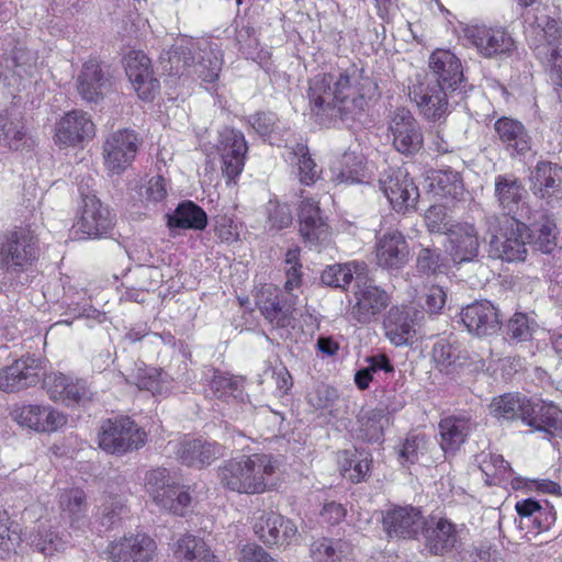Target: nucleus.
Returning <instances> with one entry per match:
<instances>
[{"label":"nucleus","instance_id":"7ed1b4c3","mask_svg":"<svg viewBox=\"0 0 562 562\" xmlns=\"http://www.w3.org/2000/svg\"><path fill=\"white\" fill-rule=\"evenodd\" d=\"M490 255L507 262L525 261L527 258V238L529 227L514 218L504 216L490 224Z\"/></svg>","mask_w":562,"mask_h":562},{"label":"nucleus","instance_id":"a878e982","mask_svg":"<svg viewBox=\"0 0 562 562\" xmlns=\"http://www.w3.org/2000/svg\"><path fill=\"white\" fill-rule=\"evenodd\" d=\"M387 304L389 296L386 292L367 281L366 277H362L360 281L356 283L352 314L359 322H370L375 315L381 313Z\"/></svg>","mask_w":562,"mask_h":562},{"label":"nucleus","instance_id":"f257e3e1","mask_svg":"<svg viewBox=\"0 0 562 562\" xmlns=\"http://www.w3.org/2000/svg\"><path fill=\"white\" fill-rule=\"evenodd\" d=\"M374 90V82L362 70L352 69L337 77L319 74L310 82V105L317 115L335 110L344 119H356L364 112Z\"/></svg>","mask_w":562,"mask_h":562},{"label":"nucleus","instance_id":"680f3d73","mask_svg":"<svg viewBox=\"0 0 562 562\" xmlns=\"http://www.w3.org/2000/svg\"><path fill=\"white\" fill-rule=\"evenodd\" d=\"M338 397V391L324 383L314 385L306 395L307 403L315 409L331 407Z\"/></svg>","mask_w":562,"mask_h":562},{"label":"nucleus","instance_id":"4be33fe9","mask_svg":"<svg viewBox=\"0 0 562 562\" xmlns=\"http://www.w3.org/2000/svg\"><path fill=\"white\" fill-rule=\"evenodd\" d=\"M13 414L21 426L37 432H54L67 423V416L50 405L27 404Z\"/></svg>","mask_w":562,"mask_h":562},{"label":"nucleus","instance_id":"6e6552de","mask_svg":"<svg viewBox=\"0 0 562 562\" xmlns=\"http://www.w3.org/2000/svg\"><path fill=\"white\" fill-rule=\"evenodd\" d=\"M99 447L112 454H124L137 450L146 442V432L130 417L103 422L99 431Z\"/></svg>","mask_w":562,"mask_h":562},{"label":"nucleus","instance_id":"4468645a","mask_svg":"<svg viewBox=\"0 0 562 562\" xmlns=\"http://www.w3.org/2000/svg\"><path fill=\"white\" fill-rule=\"evenodd\" d=\"M538 27L535 50L550 66L552 81L562 87V29L554 19L538 23Z\"/></svg>","mask_w":562,"mask_h":562},{"label":"nucleus","instance_id":"423d86ee","mask_svg":"<svg viewBox=\"0 0 562 562\" xmlns=\"http://www.w3.org/2000/svg\"><path fill=\"white\" fill-rule=\"evenodd\" d=\"M49 361L45 353H24L12 364L0 370V390L14 393L35 386L44 380Z\"/></svg>","mask_w":562,"mask_h":562},{"label":"nucleus","instance_id":"bb28decb","mask_svg":"<svg viewBox=\"0 0 562 562\" xmlns=\"http://www.w3.org/2000/svg\"><path fill=\"white\" fill-rule=\"evenodd\" d=\"M177 459L184 465L202 468L224 456V447L201 438H184L177 445Z\"/></svg>","mask_w":562,"mask_h":562},{"label":"nucleus","instance_id":"ddd939ff","mask_svg":"<svg viewBox=\"0 0 562 562\" xmlns=\"http://www.w3.org/2000/svg\"><path fill=\"white\" fill-rule=\"evenodd\" d=\"M112 562H153L157 543L146 532H127L111 541L105 550Z\"/></svg>","mask_w":562,"mask_h":562},{"label":"nucleus","instance_id":"49530a36","mask_svg":"<svg viewBox=\"0 0 562 562\" xmlns=\"http://www.w3.org/2000/svg\"><path fill=\"white\" fill-rule=\"evenodd\" d=\"M367 274V265L364 262L351 261L344 265H333L327 267L321 276L324 284L335 288H345L352 279L356 283Z\"/></svg>","mask_w":562,"mask_h":562},{"label":"nucleus","instance_id":"f704fd0d","mask_svg":"<svg viewBox=\"0 0 562 562\" xmlns=\"http://www.w3.org/2000/svg\"><path fill=\"white\" fill-rule=\"evenodd\" d=\"M339 472L347 481L358 484L368 481L372 468V456L366 450H344L337 456Z\"/></svg>","mask_w":562,"mask_h":562},{"label":"nucleus","instance_id":"473e14b6","mask_svg":"<svg viewBox=\"0 0 562 562\" xmlns=\"http://www.w3.org/2000/svg\"><path fill=\"white\" fill-rule=\"evenodd\" d=\"M528 412L524 424L535 431L553 435L562 429V412L553 403L544 401L532 402L529 400Z\"/></svg>","mask_w":562,"mask_h":562},{"label":"nucleus","instance_id":"ea45409f","mask_svg":"<svg viewBox=\"0 0 562 562\" xmlns=\"http://www.w3.org/2000/svg\"><path fill=\"white\" fill-rule=\"evenodd\" d=\"M529 398L520 393H505L494 397L491 405V414L498 420H521L528 412Z\"/></svg>","mask_w":562,"mask_h":562},{"label":"nucleus","instance_id":"dca6fc26","mask_svg":"<svg viewBox=\"0 0 562 562\" xmlns=\"http://www.w3.org/2000/svg\"><path fill=\"white\" fill-rule=\"evenodd\" d=\"M389 131L394 147L402 154L411 155L423 147L422 128L407 109L400 108L394 111L389 123Z\"/></svg>","mask_w":562,"mask_h":562},{"label":"nucleus","instance_id":"a211bd4d","mask_svg":"<svg viewBox=\"0 0 562 562\" xmlns=\"http://www.w3.org/2000/svg\"><path fill=\"white\" fill-rule=\"evenodd\" d=\"M43 386L52 401L67 405L79 404L92 395L87 380L59 372H46Z\"/></svg>","mask_w":562,"mask_h":562},{"label":"nucleus","instance_id":"5701e85b","mask_svg":"<svg viewBox=\"0 0 562 562\" xmlns=\"http://www.w3.org/2000/svg\"><path fill=\"white\" fill-rule=\"evenodd\" d=\"M383 529L391 538H414L424 527L425 521L419 508L393 506L383 514Z\"/></svg>","mask_w":562,"mask_h":562},{"label":"nucleus","instance_id":"0eeeda50","mask_svg":"<svg viewBox=\"0 0 562 562\" xmlns=\"http://www.w3.org/2000/svg\"><path fill=\"white\" fill-rule=\"evenodd\" d=\"M37 255V240L27 228L14 229L0 237V271H22Z\"/></svg>","mask_w":562,"mask_h":562},{"label":"nucleus","instance_id":"5fc2aeb1","mask_svg":"<svg viewBox=\"0 0 562 562\" xmlns=\"http://www.w3.org/2000/svg\"><path fill=\"white\" fill-rule=\"evenodd\" d=\"M366 362L368 363L367 367L359 369L355 373V383L361 391H364L369 387L375 372L380 370L386 373L393 371V366L385 357V353H378L375 356L367 357Z\"/></svg>","mask_w":562,"mask_h":562},{"label":"nucleus","instance_id":"393cba45","mask_svg":"<svg viewBox=\"0 0 562 562\" xmlns=\"http://www.w3.org/2000/svg\"><path fill=\"white\" fill-rule=\"evenodd\" d=\"M460 315L468 331L477 337L493 335L501 327L498 311L488 301H476L464 307Z\"/></svg>","mask_w":562,"mask_h":562},{"label":"nucleus","instance_id":"2f4dec72","mask_svg":"<svg viewBox=\"0 0 562 562\" xmlns=\"http://www.w3.org/2000/svg\"><path fill=\"white\" fill-rule=\"evenodd\" d=\"M378 265L384 269H398L408 257V246L401 233L383 234L375 244Z\"/></svg>","mask_w":562,"mask_h":562},{"label":"nucleus","instance_id":"8fccbe9b","mask_svg":"<svg viewBox=\"0 0 562 562\" xmlns=\"http://www.w3.org/2000/svg\"><path fill=\"white\" fill-rule=\"evenodd\" d=\"M27 143L22 122L9 113H0V145L19 150Z\"/></svg>","mask_w":562,"mask_h":562},{"label":"nucleus","instance_id":"58836bf2","mask_svg":"<svg viewBox=\"0 0 562 562\" xmlns=\"http://www.w3.org/2000/svg\"><path fill=\"white\" fill-rule=\"evenodd\" d=\"M127 379H133L139 390H146L153 395L166 394L173 386L171 376L161 369L147 367L144 362L136 363L131 373H124Z\"/></svg>","mask_w":562,"mask_h":562},{"label":"nucleus","instance_id":"e2e57ef3","mask_svg":"<svg viewBox=\"0 0 562 562\" xmlns=\"http://www.w3.org/2000/svg\"><path fill=\"white\" fill-rule=\"evenodd\" d=\"M268 225L270 231L285 228L292 223V213L286 204L269 202L267 206Z\"/></svg>","mask_w":562,"mask_h":562},{"label":"nucleus","instance_id":"de8ad7c7","mask_svg":"<svg viewBox=\"0 0 562 562\" xmlns=\"http://www.w3.org/2000/svg\"><path fill=\"white\" fill-rule=\"evenodd\" d=\"M357 422L360 437L368 442H376L383 437V425L387 417L384 408H362Z\"/></svg>","mask_w":562,"mask_h":562},{"label":"nucleus","instance_id":"13d9d810","mask_svg":"<svg viewBox=\"0 0 562 562\" xmlns=\"http://www.w3.org/2000/svg\"><path fill=\"white\" fill-rule=\"evenodd\" d=\"M175 485L170 482L169 472L166 469L158 468L146 473L145 487L157 505Z\"/></svg>","mask_w":562,"mask_h":562},{"label":"nucleus","instance_id":"72a5a7b5","mask_svg":"<svg viewBox=\"0 0 562 562\" xmlns=\"http://www.w3.org/2000/svg\"><path fill=\"white\" fill-rule=\"evenodd\" d=\"M331 171L338 183H360L372 176V169L368 166L361 151L348 150L334 164Z\"/></svg>","mask_w":562,"mask_h":562},{"label":"nucleus","instance_id":"603ef678","mask_svg":"<svg viewBox=\"0 0 562 562\" xmlns=\"http://www.w3.org/2000/svg\"><path fill=\"white\" fill-rule=\"evenodd\" d=\"M530 238L527 241L543 254H551L557 247L558 231L555 223L543 218L532 229L529 228Z\"/></svg>","mask_w":562,"mask_h":562},{"label":"nucleus","instance_id":"1a4fd4ad","mask_svg":"<svg viewBox=\"0 0 562 562\" xmlns=\"http://www.w3.org/2000/svg\"><path fill=\"white\" fill-rule=\"evenodd\" d=\"M113 226L110 210L94 194L82 195L78 215L72 226L74 235L80 239L105 236Z\"/></svg>","mask_w":562,"mask_h":562},{"label":"nucleus","instance_id":"3c124183","mask_svg":"<svg viewBox=\"0 0 562 562\" xmlns=\"http://www.w3.org/2000/svg\"><path fill=\"white\" fill-rule=\"evenodd\" d=\"M561 170L550 162H539L532 172L531 182L535 194L547 198L554 193Z\"/></svg>","mask_w":562,"mask_h":562},{"label":"nucleus","instance_id":"c85d7f7f","mask_svg":"<svg viewBox=\"0 0 562 562\" xmlns=\"http://www.w3.org/2000/svg\"><path fill=\"white\" fill-rule=\"evenodd\" d=\"M429 68L437 77V80L431 85H438L442 89L454 91L463 81L461 61L450 50H435L429 57Z\"/></svg>","mask_w":562,"mask_h":562},{"label":"nucleus","instance_id":"338daca9","mask_svg":"<svg viewBox=\"0 0 562 562\" xmlns=\"http://www.w3.org/2000/svg\"><path fill=\"white\" fill-rule=\"evenodd\" d=\"M425 438L422 436H409L403 442L400 449V459L402 463H415L419 454L425 450Z\"/></svg>","mask_w":562,"mask_h":562},{"label":"nucleus","instance_id":"a18cd8bd","mask_svg":"<svg viewBox=\"0 0 562 562\" xmlns=\"http://www.w3.org/2000/svg\"><path fill=\"white\" fill-rule=\"evenodd\" d=\"M526 191L513 176L499 175L495 178V196L499 206L508 214L515 213Z\"/></svg>","mask_w":562,"mask_h":562},{"label":"nucleus","instance_id":"9b49d317","mask_svg":"<svg viewBox=\"0 0 562 562\" xmlns=\"http://www.w3.org/2000/svg\"><path fill=\"white\" fill-rule=\"evenodd\" d=\"M462 32L468 44L485 58L508 55L515 49V41L504 27L469 24Z\"/></svg>","mask_w":562,"mask_h":562},{"label":"nucleus","instance_id":"20e7f679","mask_svg":"<svg viewBox=\"0 0 562 562\" xmlns=\"http://www.w3.org/2000/svg\"><path fill=\"white\" fill-rule=\"evenodd\" d=\"M441 213L440 206H432L426 213V220L432 229L442 231L446 235L445 249L454 263L472 261L480 248L477 231L471 223L437 224L432 217Z\"/></svg>","mask_w":562,"mask_h":562},{"label":"nucleus","instance_id":"e433bc0d","mask_svg":"<svg viewBox=\"0 0 562 562\" xmlns=\"http://www.w3.org/2000/svg\"><path fill=\"white\" fill-rule=\"evenodd\" d=\"M494 130L512 155H524L530 150V137L521 122L504 116L494 123Z\"/></svg>","mask_w":562,"mask_h":562},{"label":"nucleus","instance_id":"6ab92c4d","mask_svg":"<svg viewBox=\"0 0 562 562\" xmlns=\"http://www.w3.org/2000/svg\"><path fill=\"white\" fill-rule=\"evenodd\" d=\"M217 150L222 160V172L228 180H234L244 170L247 143L243 133L224 128L220 132Z\"/></svg>","mask_w":562,"mask_h":562},{"label":"nucleus","instance_id":"6e6d98bb","mask_svg":"<svg viewBox=\"0 0 562 562\" xmlns=\"http://www.w3.org/2000/svg\"><path fill=\"white\" fill-rule=\"evenodd\" d=\"M538 329L539 326L532 316L515 313L507 324V337L516 342L527 341Z\"/></svg>","mask_w":562,"mask_h":562},{"label":"nucleus","instance_id":"c756f323","mask_svg":"<svg viewBox=\"0 0 562 562\" xmlns=\"http://www.w3.org/2000/svg\"><path fill=\"white\" fill-rule=\"evenodd\" d=\"M420 315V312L413 311L407 306L392 307L384 322L385 334L395 347H403L412 344L415 337L413 324Z\"/></svg>","mask_w":562,"mask_h":562},{"label":"nucleus","instance_id":"c03bdc74","mask_svg":"<svg viewBox=\"0 0 562 562\" xmlns=\"http://www.w3.org/2000/svg\"><path fill=\"white\" fill-rule=\"evenodd\" d=\"M206 224V213L191 201L180 203L172 214L167 215L170 228L202 231Z\"/></svg>","mask_w":562,"mask_h":562},{"label":"nucleus","instance_id":"864d4df0","mask_svg":"<svg viewBox=\"0 0 562 562\" xmlns=\"http://www.w3.org/2000/svg\"><path fill=\"white\" fill-rule=\"evenodd\" d=\"M481 471L487 479L494 482H503L512 479L513 470L503 456L482 452L477 456Z\"/></svg>","mask_w":562,"mask_h":562},{"label":"nucleus","instance_id":"9d476101","mask_svg":"<svg viewBox=\"0 0 562 562\" xmlns=\"http://www.w3.org/2000/svg\"><path fill=\"white\" fill-rule=\"evenodd\" d=\"M95 136V124L82 110L66 112L54 126V143L61 149L82 148Z\"/></svg>","mask_w":562,"mask_h":562},{"label":"nucleus","instance_id":"2eb2a0df","mask_svg":"<svg viewBox=\"0 0 562 562\" xmlns=\"http://www.w3.org/2000/svg\"><path fill=\"white\" fill-rule=\"evenodd\" d=\"M380 187L396 212L415 207L419 192L404 168H390L380 179Z\"/></svg>","mask_w":562,"mask_h":562},{"label":"nucleus","instance_id":"69168bd1","mask_svg":"<svg viewBox=\"0 0 562 562\" xmlns=\"http://www.w3.org/2000/svg\"><path fill=\"white\" fill-rule=\"evenodd\" d=\"M125 512V504L120 497H109L101 506L100 520L102 526L111 528Z\"/></svg>","mask_w":562,"mask_h":562},{"label":"nucleus","instance_id":"79ce46f5","mask_svg":"<svg viewBox=\"0 0 562 562\" xmlns=\"http://www.w3.org/2000/svg\"><path fill=\"white\" fill-rule=\"evenodd\" d=\"M300 233L311 243L318 241L326 236V225L319 215L318 203L312 199H304L300 205Z\"/></svg>","mask_w":562,"mask_h":562},{"label":"nucleus","instance_id":"0e129e2a","mask_svg":"<svg viewBox=\"0 0 562 562\" xmlns=\"http://www.w3.org/2000/svg\"><path fill=\"white\" fill-rule=\"evenodd\" d=\"M32 542L45 555H52L54 552L64 549L65 544L63 539L53 530H40Z\"/></svg>","mask_w":562,"mask_h":562},{"label":"nucleus","instance_id":"4c0bfd02","mask_svg":"<svg viewBox=\"0 0 562 562\" xmlns=\"http://www.w3.org/2000/svg\"><path fill=\"white\" fill-rule=\"evenodd\" d=\"M106 88L108 78L100 64L94 59L85 63L77 78V90L82 99L95 102L104 94Z\"/></svg>","mask_w":562,"mask_h":562},{"label":"nucleus","instance_id":"c9c22d12","mask_svg":"<svg viewBox=\"0 0 562 562\" xmlns=\"http://www.w3.org/2000/svg\"><path fill=\"white\" fill-rule=\"evenodd\" d=\"M172 553L177 562H220L211 546L192 533L181 535L173 543Z\"/></svg>","mask_w":562,"mask_h":562},{"label":"nucleus","instance_id":"bf43d9fd","mask_svg":"<svg viewBox=\"0 0 562 562\" xmlns=\"http://www.w3.org/2000/svg\"><path fill=\"white\" fill-rule=\"evenodd\" d=\"M244 378L240 375H232L228 373L215 374L211 389L218 398H237L241 395Z\"/></svg>","mask_w":562,"mask_h":562},{"label":"nucleus","instance_id":"7c9ffc66","mask_svg":"<svg viewBox=\"0 0 562 562\" xmlns=\"http://www.w3.org/2000/svg\"><path fill=\"white\" fill-rule=\"evenodd\" d=\"M58 505L61 516L74 529H81L89 522V503L86 492L80 487L60 491Z\"/></svg>","mask_w":562,"mask_h":562},{"label":"nucleus","instance_id":"f8f14e48","mask_svg":"<svg viewBox=\"0 0 562 562\" xmlns=\"http://www.w3.org/2000/svg\"><path fill=\"white\" fill-rule=\"evenodd\" d=\"M140 139L132 130H119L110 134L102 147V157L105 169L119 175L123 172L135 159Z\"/></svg>","mask_w":562,"mask_h":562},{"label":"nucleus","instance_id":"4d7b16f0","mask_svg":"<svg viewBox=\"0 0 562 562\" xmlns=\"http://www.w3.org/2000/svg\"><path fill=\"white\" fill-rule=\"evenodd\" d=\"M261 314L272 324L279 327H286L292 324L294 319V315L296 313L295 308L291 306L281 305L279 301L276 300H258L257 302Z\"/></svg>","mask_w":562,"mask_h":562},{"label":"nucleus","instance_id":"f3484780","mask_svg":"<svg viewBox=\"0 0 562 562\" xmlns=\"http://www.w3.org/2000/svg\"><path fill=\"white\" fill-rule=\"evenodd\" d=\"M423 117L430 122H442L450 113L447 90L438 85L418 82L409 90Z\"/></svg>","mask_w":562,"mask_h":562},{"label":"nucleus","instance_id":"a19ab883","mask_svg":"<svg viewBox=\"0 0 562 562\" xmlns=\"http://www.w3.org/2000/svg\"><path fill=\"white\" fill-rule=\"evenodd\" d=\"M427 188L435 196L458 199L463 193L460 175L451 169L430 170L426 177Z\"/></svg>","mask_w":562,"mask_h":562},{"label":"nucleus","instance_id":"cd10ccee","mask_svg":"<svg viewBox=\"0 0 562 562\" xmlns=\"http://www.w3.org/2000/svg\"><path fill=\"white\" fill-rule=\"evenodd\" d=\"M425 546L435 555H443L460 542L457 526L447 518L425 522L423 527Z\"/></svg>","mask_w":562,"mask_h":562},{"label":"nucleus","instance_id":"09e8293b","mask_svg":"<svg viewBox=\"0 0 562 562\" xmlns=\"http://www.w3.org/2000/svg\"><path fill=\"white\" fill-rule=\"evenodd\" d=\"M286 160L293 168H296L301 183L312 184L319 177V170L311 158L308 148L305 145L296 144L295 147L291 148Z\"/></svg>","mask_w":562,"mask_h":562},{"label":"nucleus","instance_id":"39448f33","mask_svg":"<svg viewBox=\"0 0 562 562\" xmlns=\"http://www.w3.org/2000/svg\"><path fill=\"white\" fill-rule=\"evenodd\" d=\"M176 54L184 67L193 68L204 81L213 82L218 78L223 55L218 47L209 41L181 40Z\"/></svg>","mask_w":562,"mask_h":562},{"label":"nucleus","instance_id":"774afa93","mask_svg":"<svg viewBox=\"0 0 562 562\" xmlns=\"http://www.w3.org/2000/svg\"><path fill=\"white\" fill-rule=\"evenodd\" d=\"M440 257L429 248H423L416 259V268L419 272L429 274L440 271Z\"/></svg>","mask_w":562,"mask_h":562},{"label":"nucleus","instance_id":"052dcab7","mask_svg":"<svg viewBox=\"0 0 562 562\" xmlns=\"http://www.w3.org/2000/svg\"><path fill=\"white\" fill-rule=\"evenodd\" d=\"M191 501L188 490L175 485L170 493L166 494L162 501L158 503V506L175 515L184 516L189 510Z\"/></svg>","mask_w":562,"mask_h":562},{"label":"nucleus","instance_id":"37998d69","mask_svg":"<svg viewBox=\"0 0 562 562\" xmlns=\"http://www.w3.org/2000/svg\"><path fill=\"white\" fill-rule=\"evenodd\" d=\"M310 551L315 562H349L352 547L342 539L321 538L311 544Z\"/></svg>","mask_w":562,"mask_h":562},{"label":"nucleus","instance_id":"aec40b11","mask_svg":"<svg viewBox=\"0 0 562 562\" xmlns=\"http://www.w3.org/2000/svg\"><path fill=\"white\" fill-rule=\"evenodd\" d=\"M126 76L143 100H151L159 91V81L154 76L150 59L139 50H132L125 57Z\"/></svg>","mask_w":562,"mask_h":562},{"label":"nucleus","instance_id":"412c9836","mask_svg":"<svg viewBox=\"0 0 562 562\" xmlns=\"http://www.w3.org/2000/svg\"><path fill=\"white\" fill-rule=\"evenodd\" d=\"M255 532L267 546L286 548L297 538V527L293 520L277 513L262 515L255 524Z\"/></svg>","mask_w":562,"mask_h":562},{"label":"nucleus","instance_id":"b1692460","mask_svg":"<svg viewBox=\"0 0 562 562\" xmlns=\"http://www.w3.org/2000/svg\"><path fill=\"white\" fill-rule=\"evenodd\" d=\"M470 415L452 414L440 419L438 425L439 445L446 456H453L465 443L468 437L475 428Z\"/></svg>","mask_w":562,"mask_h":562},{"label":"nucleus","instance_id":"f03ea898","mask_svg":"<svg viewBox=\"0 0 562 562\" xmlns=\"http://www.w3.org/2000/svg\"><path fill=\"white\" fill-rule=\"evenodd\" d=\"M278 469L272 454L252 453L232 458L218 469L221 484L239 494H261L267 490V479Z\"/></svg>","mask_w":562,"mask_h":562}]
</instances>
